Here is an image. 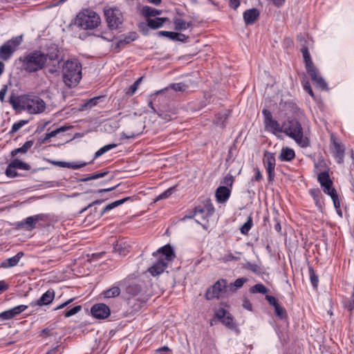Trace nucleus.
Here are the masks:
<instances>
[{
    "mask_svg": "<svg viewBox=\"0 0 354 354\" xmlns=\"http://www.w3.org/2000/svg\"><path fill=\"white\" fill-rule=\"evenodd\" d=\"M21 70L28 73H33L42 70L46 66L44 53L35 50L19 58Z\"/></svg>",
    "mask_w": 354,
    "mask_h": 354,
    "instance_id": "f257e3e1",
    "label": "nucleus"
},
{
    "mask_svg": "<svg viewBox=\"0 0 354 354\" xmlns=\"http://www.w3.org/2000/svg\"><path fill=\"white\" fill-rule=\"evenodd\" d=\"M63 81L68 87L75 86L82 79V65L77 59L66 60L62 67Z\"/></svg>",
    "mask_w": 354,
    "mask_h": 354,
    "instance_id": "f03ea898",
    "label": "nucleus"
},
{
    "mask_svg": "<svg viewBox=\"0 0 354 354\" xmlns=\"http://www.w3.org/2000/svg\"><path fill=\"white\" fill-rule=\"evenodd\" d=\"M284 133L293 139L301 147L310 145L309 139L304 136V130L301 123L296 119L283 122Z\"/></svg>",
    "mask_w": 354,
    "mask_h": 354,
    "instance_id": "7ed1b4c3",
    "label": "nucleus"
},
{
    "mask_svg": "<svg viewBox=\"0 0 354 354\" xmlns=\"http://www.w3.org/2000/svg\"><path fill=\"white\" fill-rule=\"evenodd\" d=\"M101 23L98 14L91 9H84L80 12L75 19V24L83 30H93Z\"/></svg>",
    "mask_w": 354,
    "mask_h": 354,
    "instance_id": "20e7f679",
    "label": "nucleus"
},
{
    "mask_svg": "<svg viewBox=\"0 0 354 354\" xmlns=\"http://www.w3.org/2000/svg\"><path fill=\"white\" fill-rule=\"evenodd\" d=\"M44 57L46 58V66L48 67V72L50 74L58 73L60 64L58 47L55 44L51 45L48 48L47 53H44Z\"/></svg>",
    "mask_w": 354,
    "mask_h": 354,
    "instance_id": "39448f33",
    "label": "nucleus"
},
{
    "mask_svg": "<svg viewBox=\"0 0 354 354\" xmlns=\"http://www.w3.org/2000/svg\"><path fill=\"white\" fill-rule=\"evenodd\" d=\"M23 36L19 35L8 40L0 46V59L7 61L16 51L17 47L21 44Z\"/></svg>",
    "mask_w": 354,
    "mask_h": 354,
    "instance_id": "423d86ee",
    "label": "nucleus"
},
{
    "mask_svg": "<svg viewBox=\"0 0 354 354\" xmlns=\"http://www.w3.org/2000/svg\"><path fill=\"white\" fill-rule=\"evenodd\" d=\"M215 317L228 329L234 331L236 335L240 333L233 316L227 310L223 308L216 310Z\"/></svg>",
    "mask_w": 354,
    "mask_h": 354,
    "instance_id": "0eeeda50",
    "label": "nucleus"
},
{
    "mask_svg": "<svg viewBox=\"0 0 354 354\" xmlns=\"http://www.w3.org/2000/svg\"><path fill=\"white\" fill-rule=\"evenodd\" d=\"M21 106L31 114H37L42 113L45 110L46 104L42 99L36 97L33 98H26L22 100Z\"/></svg>",
    "mask_w": 354,
    "mask_h": 354,
    "instance_id": "6e6552de",
    "label": "nucleus"
},
{
    "mask_svg": "<svg viewBox=\"0 0 354 354\" xmlns=\"http://www.w3.org/2000/svg\"><path fill=\"white\" fill-rule=\"evenodd\" d=\"M108 26L111 29H117L123 22L122 12L117 8H109L104 11Z\"/></svg>",
    "mask_w": 354,
    "mask_h": 354,
    "instance_id": "1a4fd4ad",
    "label": "nucleus"
},
{
    "mask_svg": "<svg viewBox=\"0 0 354 354\" xmlns=\"http://www.w3.org/2000/svg\"><path fill=\"white\" fill-rule=\"evenodd\" d=\"M262 114L264 117V124L267 130L274 134L284 132L283 123L282 125H280L278 121L273 119L272 113L269 110L264 109L262 111Z\"/></svg>",
    "mask_w": 354,
    "mask_h": 354,
    "instance_id": "9d476101",
    "label": "nucleus"
},
{
    "mask_svg": "<svg viewBox=\"0 0 354 354\" xmlns=\"http://www.w3.org/2000/svg\"><path fill=\"white\" fill-rule=\"evenodd\" d=\"M263 166L268 173V180L269 183H272L275 176L276 159L274 153L265 151L263 158Z\"/></svg>",
    "mask_w": 354,
    "mask_h": 354,
    "instance_id": "9b49d317",
    "label": "nucleus"
},
{
    "mask_svg": "<svg viewBox=\"0 0 354 354\" xmlns=\"http://www.w3.org/2000/svg\"><path fill=\"white\" fill-rule=\"evenodd\" d=\"M227 283L226 279H221L218 280L213 286L207 290L205 293L206 299L211 300L214 298H218L220 294L226 289Z\"/></svg>",
    "mask_w": 354,
    "mask_h": 354,
    "instance_id": "f8f14e48",
    "label": "nucleus"
},
{
    "mask_svg": "<svg viewBox=\"0 0 354 354\" xmlns=\"http://www.w3.org/2000/svg\"><path fill=\"white\" fill-rule=\"evenodd\" d=\"M306 72L308 75L310 77V79L314 85L321 88L322 90H325L328 88V85L326 82L322 78V77L319 75V71L315 66L306 69Z\"/></svg>",
    "mask_w": 354,
    "mask_h": 354,
    "instance_id": "ddd939ff",
    "label": "nucleus"
},
{
    "mask_svg": "<svg viewBox=\"0 0 354 354\" xmlns=\"http://www.w3.org/2000/svg\"><path fill=\"white\" fill-rule=\"evenodd\" d=\"M55 296V290L53 289H49L44 292L39 299L30 302L29 306L31 307H41L43 306L49 305L54 300Z\"/></svg>",
    "mask_w": 354,
    "mask_h": 354,
    "instance_id": "4468645a",
    "label": "nucleus"
},
{
    "mask_svg": "<svg viewBox=\"0 0 354 354\" xmlns=\"http://www.w3.org/2000/svg\"><path fill=\"white\" fill-rule=\"evenodd\" d=\"M153 255L158 257V259H163L166 262L171 261L175 258L174 250L169 244L159 248L156 252L153 253Z\"/></svg>",
    "mask_w": 354,
    "mask_h": 354,
    "instance_id": "2eb2a0df",
    "label": "nucleus"
},
{
    "mask_svg": "<svg viewBox=\"0 0 354 354\" xmlns=\"http://www.w3.org/2000/svg\"><path fill=\"white\" fill-rule=\"evenodd\" d=\"M91 313L97 319H104L111 314L110 308L104 304H97L91 307Z\"/></svg>",
    "mask_w": 354,
    "mask_h": 354,
    "instance_id": "dca6fc26",
    "label": "nucleus"
},
{
    "mask_svg": "<svg viewBox=\"0 0 354 354\" xmlns=\"http://www.w3.org/2000/svg\"><path fill=\"white\" fill-rule=\"evenodd\" d=\"M45 215L43 214L27 217L19 223V227H24L26 230H32L36 227V223L39 221H44Z\"/></svg>",
    "mask_w": 354,
    "mask_h": 354,
    "instance_id": "f3484780",
    "label": "nucleus"
},
{
    "mask_svg": "<svg viewBox=\"0 0 354 354\" xmlns=\"http://www.w3.org/2000/svg\"><path fill=\"white\" fill-rule=\"evenodd\" d=\"M39 336L44 339H49L50 341L56 343H59L62 339V335L50 326L44 328L41 331Z\"/></svg>",
    "mask_w": 354,
    "mask_h": 354,
    "instance_id": "a211bd4d",
    "label": "nucleus"
},
{
    "mask_svg": "<svg viewBox=\"0 0 354 354\" xmlns=\"http://www.w3.org/2000/svg\"><path fill=\"white\" fill-rule=\"evenodd\" d=\"M331 140L333 141L334 156L337 162L342 164L344 162L345 147L342 143L337 142L333 136L331 137Z\"/></svg>",
    "mask_w": 354,
    "mask_h": 354,
    "instance_id": "6ab92c4d",
    "label": "nucleus"
},
{
    "mask_svg": "<svg viewBox=\"0 0 354 354\" xmlns=\"http://www.w3.org/2000/svg\"><path fill=\"white\" fill-rule=\"evenodd\" d=\"M194 210L196 212V216L201 214V218L204 220L214 214V207L209 201H207L204 207L200 206L196 207Z\"/></svg>",
    "mask_w": 354,
    "mask_h": 354,
    "instance_id": "aec40b11",
    "label": "nucleus"
},
{
    "mask_svg": "<svg viewBox=\"0 0 354 354\" xmlns=\"http://www.w3.org/2000/svg\"><path fill=\"white\" fill-rule=\"evenodd\" d=\"M260 12L257 8L246 10L243 15L246 25H252L259 17Z\"/></svg>",
    "mask_w": 354,
    "mask_h": 354,
    "instance_id": "412c9836",
    "label": "nucleus"
},
{
    "mask_svg": "<svg viewBox=\"0 0 354 354\" xmlns=\"http://www.w3.org/2000/svg\"><path fill=\"white\" fill-rule=\"evenodd\" d=\"M167 267V262L163 259H158L151 268H149V272L153 277L158 276L162 273Z\"/></svg>",
    "mask_w": 354,
    "mask_h": 354,
    "instance_id": "4be33fe9",
    "label": "nucleus"
},
{
    "mask_svg": "<svg viewBox=\"0 0 354 354\" xmlns=\"http://www.w3.org/2000/svg\"><path fill=\"white\" fill-rule=\"evenodd\" d=\"M24 255V252H19L14 257L4 259L1 263V267L3 268H10L16 266Z\"/></svg>",
    "mask_w": 354,
    "mask_h": 354,
    "instance_id": "5701e85b",
    "label": "nucleus"
},
{
    "mask_svg": "<svg viewBox=\"0 0 354 354\" xmlns=\"http://www.w3.org/2000/svg\"><path fill=\"white\" fill-rule=\"evenodd\" d=\"M231 191L226 186H220L216 190V198L218 203H224L230 196Z\"/></svg>",
    "mask_w": 354,
    "mask_h": 354,
    "instance_id": "b1692460",
    "label": "nucleus"
},
{
    "mask_svg": "<svg viewBox=\"0 0 354 354\" xmlns=\"http://www.w3.org/2000/svg\"><path fill=\"white\" fill-rule=\"evenodd\" d=\"M130 245L127 242L120 241H118L113 246V251L118 253L121 256H126L130 251Z\"/></svg>",
    "mask_w": 354,
    "mask_h": 354,
    "instance_id": "393cba45",
    "label": "nucleus"
},
{
    "mask_svg": "<svg viewBox=\"0 0 354 354\" xmlns=\"http://www.w3.org/2000/svg\"><path fill=\"white\" fill-rule=\"evenodd\" d=\"M137 39V34L136 32H130L129 35L124 36L123 39H120L115 44V48L118 49V52L125 45L129 44L131 41H135Z\"/></svg>",
    "mask_w": 354,
    "mask_h": 354,
    "instance_id": "a878e982",
    "label": "nucleus"
},
{
    "mask_svg": "<svg viewBox=\"0 0 354 354\" xmlns=\"http://www.w3.org/2000/svg\"><path fill=\"white\" fill-rule=\"evenodd\" d=\"M169 21L167 17H156L155 19H147V26L153 30L158 29L163 26L164 23Z\"/></svg>",
    "mask_w": 354,
    "mask_h": 354,
    "instance_id": "bb28decb",
    "label": "nucleus"
},
{
    "mask_svg": "<svg viewBox=\"0 0 354 354\" xmlns=\"http://www.w3.org/2000/svg\"><path fill=\"white\" fill-rule=\"evenodd\" d=\"M121 282H118V285H114L111 287L109 289L104 290L102 293L103 297L106 299L114 298L120 295L121 290L119 287V285Z\"/></svg>",
    "mask_w": 354,
    "mask_h": 354,
    "instance_id": "cd10ccee",
    "label": "nucleus"
},
{
    "mask_svg": "<svg viewBox=\"0 0 354 354\" xmlns=\"http://www.w3.org/2000/svg\"><path fill=\"white\" fill-rule=\"evenodd\" d=\"M230 115V110H224L221 112H218L215 115V123L216 125L220 126L221 127H224L225 125V122L228 119Z\"/></svg>",
    "mask_w": 354,
    "mask_h": 354,
    "instance_id": "c85d7f7f",
    "label": "nucleus"
},
{
    "mask_svg": "<svg viewBox=\"0 0 354 354\" xmlns=\"http://www.w3.org/2000/svg\"><path fill=\"white\" fill-rule=\"evenodd\" d=\"M141 14L142 16L147 17V19H151L150 17H151L160 15L162 14V10L151 8L148 6H144L141 9Z\"/></svg>",
    "mask_w": 354,
    "mask_h": 354,
    "instance_id": "c756f323",
    "label": "nucleus"
},
{
    "mask_svg": "<svg viewBox=\"0 0 354 354\" xmlns=\"http://www.w3.org/2000/svg\"><path fill=\"white\" fill-rule=\"evenodd\" d=\"M131 199L130 197H126L120 200H118L114 201L109 205H107L98 214V217L101 218L105 213L109 212L113 208L124 203L126 201H129Z\"/></svg>",
    "mask_w": 354,
    "mask_h": 354,
    "instance_id": "7c9ffc66",
    "label": "nucleus"
},
{
    "mask_svg": "<svg viewBox=\"0 0 354 354\" xmlns=\"http://www.w3.org/2000/svg\"><path fill=\"white\" fill-rule=\"evenodd\" d=\"M295 157V153L293 149L289 147H285L281 149L279 158L281 161H291Z\"/></svg>",
    "mask_w": 354,
    "mask_h": 354,
    "instance_id": "2f4dec72",
    "label": "nucleus"
},
{
    "mask_svg": "<svg viewBox=\"0 0 354 354\" xmlns=\"http://www.w3.org/2000/svg\"><path fill=\"white\" fill-rule=\"evenodd\" d=\"M174 29L178 31L185 30L189 28L192 24L191 22H186L183 19L175 17L174 19Z\"/></svg>",
    "mask_w": 354,
    "mask_h": 354,
    "instance_id": "473e14b6",
    "label": "nucleus"
},
{
    "mask_svg": "<svg viewBox=\"0 0 354 354\" xmlns=\"http://www.w3.org/2000/svg\"><path fill=\"white\" fill-rule=\"evenodd\" d=\"M33 144V140L26 141L22 147L12 150L11 151V156L14 157L19 153H26L32 147Z\"/></svg>",
    "mask_w": 354,
    "mask_h": 354,
    "instance_id": "72a5a7b5",
    "label": "nucleus"
},
{
    "mask_svg": "<svg viewBox=\"0 0 354 354\" xmlns=\"http://www.w3.org/2000/svg\"><path fill=\"white\" fill-rule=\"evenodd\" d=\"M318 181L320 183L322 187L325 186L333 185V181L331 180L328 171L321 172L318 175Z\"/></svg>",
    "mask_w": 354,
    "mask_h": 354,
    "instance_id": "f704fd0d",
    "label": "nucleus"
},
{
    "mask_svg": "<svg viewBox=\"0 0 354 354\" xmlns=\"http://www.w3.org/2000/svg\"><path fill=\"white\" fill-rule=\"evenodd\" d=\"M301 51L302 53L304 60L305 62L306 69H308L311 67L315 66L311 59L308 48L306 46H303L301 49Z\"/></svg>",
    "mask_w": 354,
    "mask_h": 354,
    "instance_id": "c9c22d12",
    "label": "nucleus"
},
{
    "mask_svg": "<svg viewBox=\"0 0 354 354\" xmlns=\"http://www.w3.org/2000/svg\"><path fill=\"white\" fill-rule=\"evenodd\" d=\"M187 88V86L185 85L183 83H176V84H171L168 87L165 88V89L159 91L156 94L161 93L165 92V91H169V89L173 90L174 91H181L183 92Z\"/></svg>",
    "mask_w": 354,
    "mask_h": 354,
    "instance_id": "e433bc0d",
    "label": "nucleus"
},
{
    "mask_svg": "<svg viewBox=\"0 0 354 354\" xmlns=\"http://www.w3.org/2000/svg\"><path fill=\"white\" fill-rule=\"evenodd\" d=\"M10 167H13L14 169H19L23 170H29L30 169V166L19 160V159H15L12 161H11L10 163Z\"/></svg>",
    "mask_w": 354,
    "mask_h": 354,
    "instance_id": "4c0bfd02",
    "label": "nucleus"
},
{
    "mask_svg": "<svg viewBox=\"0 0 354 354\" xmlns=\"http://www.w3.org/2000/svg\"><path fill=\"white\" fill-rule=\"evenodd\" d=\"M141 292V287L138 284L131 283L127 286L126 292L132 297L138 295Z\"/></svg>",
    "mask_w": 354,
    "mask_h": 354,
    "instance_id": "58836bf2",
    "label": "nucleus"
},
{
    "mask_svg": "<svg viewBox=\"0 0 354 354\" xmlns=\"http://www.w3.org/2000/svg\"><path fill=\"white\" fill-rule=\"evenodd\" d=\"M251 293H261L262 295H266L268 293L269 290L262 283H257L252 286L250 289Z\"/></svg>",
    "mask_w": 354,
    "mask_h": 354,
    "instance_id": "ea45409f",
    "label": "nucleus"
},
{
    "mask_svg": "<svg viewBox=\"0 0 354 354\" xmlns=\"http://www.w3.org/2000/svg\"><path fill=\"white\" fill-rule=\"evenodd\" d=\"M247 281L248 279L244 277L236 279L233 283L230 284V290L232 292L236 291L237 289L241 288Z\"/></svg>",
    "mask_w": 354,
    "mask_h": 354,
    "instance_id": "a19ab883",
    "label": "nucleus"
},
{
    "mask_svg": "<svg viewBox=\"0 0 354 354\" xmlns=\"http://www.w3.org/2000/svg\"><path fill=\"white\" fill-rule=\"evenodd\" d=\"M309 277L312 286L317 288L319 283V277L312 266L308 267Z\"/></svg>",
    "mask_w": 354,
    "mask_h": 354,
    "instance_id": "79ce46f5",
    "label": "nucleus"
},
{
    "mask_svg": "<svg viewBox=\"0 0 354 354\" xmlns=\"http://www.w3.org/2000/svg\"><path fill=\"white\" fill-rule=\"evenodd\" d=\"M117 147V145L116 144H109V145H106L104 147H102V148H100L99 150H97L95 155H94V158H97L98 157L101 156L102 155H103L104 153H105L106 152L109 151V150H111L114 148H115Z\"/></svg>",
    "mask_w": 354,
    "mask_h": 354,
    "instance_id": "37998d69",
    "label": "nucleus"
},
{
    "mask_svg": "<svg viewBox=\"0 0 354 354\" xmlns=\"http://www.w3.org/2000/svg\"><path fill=\"white\" fill-rule=\"evenodd\" d=\"M253 225L252 218L251 216L248 217L247 221L241 227L240 231L242 234L246 235L250 230Z\"/></svg>",
    "mask_w": 354,
    "mask_h": 354,
    "instance_id": "c03bdc74",
    "label": "nucleus"
},
{
    "mask_svg": "<svg viewBox=\"0 0 354 354\" xmlns=\"http://www.w3.org/2000/svg\"><path fill=\"white\" fill-rule=\"evenodd\" d=\"M22 103V101L19 99V97L15 95L14 93H12L9 97V103L12 105L14 109H18L20 106V103Z\"/></svg>",
    "mask_w": 354,
    "mask_h": 354,
    "instance_id": "a18cd8bd",
    "label": "nucleus"
},
{
    "mask_svg": "<svg viewBox=\"0 0 354 354\" xmlns=\"http://www.w3.org/2000/svg\"><path fill=\"white\" fill-rule=\"evenodd\" d=\"M109 172L108 171H103V172H98L96 174H94L91 176H89L86 178H81L79 180L80 182H86L91 180H95L98 179L100 178L104 177Z\"/></svg>",
    "mask_w": 354,
    "mask_h": 354,
    "instance_id": "49530a36",
    "label": "nucleus"
},
{
    "mask_svg": "<svg viewBox=\"0 0 354 354\" xmlns=\"http://www.w3.org/2000/svg\"><path fill=\"white\" fill-rule=\"evenodd\" d=\"M274 308V313L277 317H278L279 319H284L287 317L286 310L284 308L281 306L279 304L278 305H276Z\"/></svg>",
    "mask_w": 354,
    "mask_h": 354,
    "instance_id": "de8ad7c7",
    "label": "nucleus"
},
{
    "mask_svg": "<svg viewBox=\"0 0 354 354\" xmlns=\"http://www.w3.org/2000/svg\"><path fill=\"white\" fill-rule=\"evenodd\" d=\"M28 306H30L29 305L27 306V305H19V306H15L12 308H10V310L13 316V317L19 315L20 313H21L22 312H24V310H26Z\"/></svg>",
    "mask_w": 354,
    "mask_h": 354,
    "instance_id": "09e8293b",
    "label": "nucleus"
},
{
    "mask_svg": "<svg viewBox=\"0 0 354 354\" xmlns=\"http://www.w3.org/2000/svg\"><path fill=\"white\" fill-rule=\"evenodd\" d=\"M28 122V120H21L15 123H14L12 126V129L10 131V133H14L18 131L22 127L26 124Z\"/></svg>",
    "mask_w": 354,
    "mask_h": 354,
    "instance_id": "8fccbe9b",
    "label": "nucleus"
},
{
    "mask_svg": "<svg viewBox=\"0 0 354 354\" xmlns=\"http://www.w3.org/2000/svg\"><path fill=\"white\" fill-rule=\"evenodd\" d=\"M174 190H175V187H171L167 189V190H165V192H163L162 193H161L160 195L158 196L156 201L168 198L169 197H170L171 196V194L174 193Z\"/></svg>",
    "mask_w": 354,
    "mask_h": 354,
    "instance_id": "3c124183",
    "label": "nucleus"
},
{
    "mask_svg": "<svg viewBox=\"0 0 354 354\" xmlns=\"http://www.w3.org/2000/svg\"><path fill=\"white\" fill-rule=\"evenodd\" d=\"M81 310H82V306H80V305L75 306V307H73L71 309L66 310L64 312V317H70L77 314V313H79Z\"/></svg>",
    "mask_w": 354,
    "mask_h": 354,
    "instance_id": "603ef678",
    "label": "nucleus"
},
{
    "mask_svg": "<svg viewBox=\"0 0 354 354\" xmlns=\"http://www.w3.org/2000/svg\"><path fill=\"white\" fill-rule=\"evenodd\" d=\"M142 80V77H139L129 88L127 91V94L129 95H133L135 92L137 91L138 85L141 82Z\"/></svg>",
    "mask_w": 354,
    "mask_h": 354,
    "instance_id": "864d4df0",
    "label": "nucleus"
},
{
    "mask_svg": "<svg viewBox=\"0 0 354 354\" xmlns=\"http://www.w3.org/2000/svg\"><path fill=\"white\" fill-rule=\"evenodd\" d=\"M71 126H63L59 128H57V129L52 131L49 132V136H50L51 138L56 136L60 133L65 132L66 131L71 129Z\"/></svg>",
    "mask_w": 354,
    "mask_h": 354,
    "instance_id": "5fc2aeb1",
    "label": "nucleus"
},
{
    "mask_svg": "<svg viewBox=\"0 0 354 354\" xmlns=\"http://www.w3.org/2000/svg\"><path fill=\"white\" fill-rule=\"evenodd\" d=\"M158 35L159 36L167 37L169 39H171L172 41H174L175 40V37L176 36V32H171V31L161 30V31H159L158 32Z\"/></svg>",
    "mask_w": 354,
    "mask_h": 354,
    "instance_id": "6e6d98bb",
    "label": "nucleus"
},
{
    "mask_svg": "<svg viewBox=\"0 0 354 354\" xmlns=\"http://www.w3.org/2000/svg\"><path fill=\"white\" fill-rule=\"evenodd\" d=\"M322 188H323V192H324V194L330 196V198H332L334 196H335L336 194H337L336 190L333 187V185L325 186Z\"/></svg>",
    "mask_w": 354,
    "mask_h": 354,
    "instance_id": "4d7b16f0",
    "label": "nucleus"
},
{
    "mask_svg": "<svg viewBox=\"0 0 354 354\" xmlns=\"http://www.w3.org/2000/svg\"><path fill=\"white\" fill-rule=\"evenodd\" d=\"M234 178L232 175L228 174H227L222 181V183L224 184L226 187H232L234 183Z\"/></svg>",
    "mask_w": 354,
    "mask_h": 354,
    "instance_id": "13d9d810",
    "label": "nucleus"
},
{
    "mask_svg": "<svg viewBox=\"0 0 354 354\" xmlns=\"http://www.w3.org/2000/svg\"><path fill=\"white\" fill-rule=\"evenodd\" d=\"M245 268L252 271L254 273H259L260 272V269H259V266L255 263L248 262L245 264Z\"/></svg>",
    "mask_w": 354,
    "mask_h": 354,
    "instance_id": "bf43d9fd",
    "label": "nucleus"
},
{
    "mask_svg": "<svg viewBox=\"0 0 354 354\" xmlns=\"http://www.w3.org/2000/svg\"><path fill=\"white\" fill-rule=\"evenodd\" d=\"M309 193L310 196L313 197V198L316 201L317 203L319 201V198L321 196V192L319 189H311L309 190Z\"/></svg>",
    "mask_w": 354,
    "mask_h": 354,
    "instance_id": "052dcab7",
    "label": "nucleus"
},
{
    "mask_svg": "<svg viewBox=\"0 0 354 354\" xmlns=\"http://www.w3.org/2000/svg\"><path fill=\"white\" fill-rule=\"evenodd\" d=\"M64 347L62 344L57 345L55 347L48 351L46 354H61Z\"/></svg>",
    "mask_w": 354,
    "mask_h": 354,
    "instance_id": "680f3d73",
    "label": "nucleus"
},
{
    "mask_svg": "<svg viewBox=\"0 0 354 354\" xmlns=\"http://www.w3.org/2000/svg\"><path fill=\"white\" fill-rule=\"evenodd\" d=\"M12 318H13V316L10 309L0 313V320H9Z\"/></svg>",
    "mask_w": 354,
    "mask_h": 354,
    "instance_id": "e2e57ef3",
    "label": "nucleus"
},
{
    "mask_svg": "<svg viewBox=\"0 0 354 354\" xmlns=\"http://www.w3.org/2000/svg\"><path fill=\"white\" fill-rule=\"evenodd\" d=\"M16 169H14L13 167H10V165H8L6 169V175L8 177H15L17 176V173L15 171Z\"/></svg>",
    "mask_w": 354,
    "mask_h": 354,
    "instance_id": "0e129e2a",
    "label": "nucleus"
},
{
    "mask_svg": "<svg viewBox=\"0 0 354 354\" xmlns=\"http://www.w3.org/2000/svg\"><path fill=\"white\" fill-rule=\"evenodd\" d=\"M331 199H332V201L333 202L334 207L336 209L337 212L339 214H342L341 211L340 210L339 211V209L340 208V203H339L338 195L336 194L335 196L332 197Z\"/></svg>",
    "mask_w": 354,
    "mask_h": 354,
    "instance_id": "69168bd1",
    "label": "nucleus"
},
{
    "mask_svg": "<svg viewBox=\"0 0 354 354\" xmlns=\"http://www.w3.org/2000/svg\"><path fill=\"white\" fill-rule=\"evenodd\" d=\"M266 299L268 301L269 304L272 306L273 307H275L276 305H278L279 303L277 300V299L274 296L271 295H266Z\"/></svg>",
    "mask_w": 354,
    "mask_h": 354,
    "instance_id": "338daca9",
    "label": "nucleus"
},
{
    "mask_svg": "<svg viewBox=\"0 0 354 354\" xmlns=\"http://www.w3.org/2000/svg\"><path fill=\"white\" fill-rule=\"evenodd\" d=\"M188 38H189V37L185 35V34L176 32V36L175 37L174 41H179L185 42V41H187Z\"/></svg>",
    "mask_w": 354,
    "mask_h": 354,
    "instance_id": "774afa93",
    "label": "nucleus"
}]
</instances>
